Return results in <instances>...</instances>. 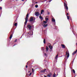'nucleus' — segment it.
I'll list each match as a JSON object with an SVG mask.
<instances>
[{"mask_svg":"<svg viewBox=\"0 0 77 77\" xmlns=\"http://www.w3.org/2000/svg\"><path fill=\"white\" fill-rule=\"evenodd\" d=\"M28 17H29V14H27L26 15V17L25 18V21L24 22V26H26V25L27 24V21H28Z\"/></svg>","mask_w":77,"mask_h":77,"instance_id":"nucleus-1","label":"nucleus"},{"mask_svg":"<svg viewBox=\"0 0 77 77\" xmlns=\"http://www.w3.org/2000/svg\"><path fill=\"white\" fill-rule=\"evenodd\" d=\"M44 12V10H42L41 12V14H42V12Z\"/></svg>","mask_w":77,"mask_h":77,"instance_id":"nucleus-17","label":"nucleus"},{"mask_svg":"<svg viewBox=\"0 0 77 77\" xmlns=\"http://www.w3.org/2000/svg\"><path fill=\"white\" fill-rule=\"evenodd\" d=\"M75 54L74 52H73V53L72 54V55H74V54Z\"/></svg>","mask_w":77,"mask_h":77,"instance_id":"nucleus-27","label":"nucleus"},{"mask_svg":"<svg viewBox=\"0 0 77 77\" xmlns=\"http://www.w3.org/2000/svg\"><path fill=\"white\" fill-rule=\"evenodd\" d=\"M48 26V24H44L43 25V26L44 27H47V26Z\"/></svg>","mask_w":77,"mask_h":77,"instance_id":"nucleus-9","label":"nucleus"},{"mask_svg":"<svg viewBox=\"0 0 77 77\" xmlns=\"http://www.w3.org/2000/svg\"><path fill=\"white\" fill-rule=\"evenodd\" d=\"M32 2H33V0H32Z\"/></svg>","mask_w":77,"mask_h":77,"instance_id":"nucleus-45","label":"nucleus"},{"mask_svg":"<svg viewBox=\"0 0 77 77\" xmlns=\"http://www.w3.org/2000/svg\"><path fill=\"white\" fill-rule=\"evenodd\" d=\"M48 18H47L46 19V21H48Z\"/></svg>","mask_w":77,"mask_h":77,"instance_id":"nucleus-25","label":"nucleus"},{"mask_svg":"<svg viewBox=\"0 0 77 77\" xmlns=\"http://www.w3.org/2000/svg\"><path fill=\"white\" fill-rule=\"evenodd\" d=\"M53 77H56V74L55 73H54L53 75Z\"/></svg>","mask_w":77,"mask_h":77,"instance_id":"nucleus-23","label":"nucleus"},{"mask_svg":"<svg viewBox=\"0 0 77 77\" xmlns=\"http://www.w3.org/2000/svg\"><path fill=\"white\" fill-rule=\"evenodd\" d=\"M29 61L26 64L27 65H28V64H29Z\"/></svg>","mask_w":77,"mask_h":77,"instance_id":"nucleus-32","label":"nucleus"},{"mask_svg":"<svg viewBox=\"0 0 77 77\" xmlns=\"http://www.w3.org/2000/svg\"><path fill=\"white\" fill-rule=\"evenodd\" d=\"M46 51H48V48L47 46H46Z\"/></svg>","mask_w":77,"mask_h":77,"instance_id":"nucleus-12","label":"nucleus"},{"mask_svg":"<svg viewBox=\"0 0 77 77\" xmlns=\"http://www.w3.org/2000/svg\"><path fill=\"white\" fill-rule=\"evenodd\" d=\"M58 56V54H57V55L56 56V57H55V59H56H56H57V57Z\"/></svg>","mask_w":77,"mask_h":77,"instance_id":"nucleus-18","label":"nucleus"},{"mask_svg":"<svg viewBox=\"0 0 77 77\" xmlns=\"http://www.w3.org/2000/svg\"><path fill=\"white\" fill-rule=\"evenodd\" d=\"M47 22H48V21H46V20L45 21H44L43 24H47Z\"/></svg>","mask_w":77,"mask_h":77,"instance_id":"nucleus-14","label":"nucleus"},{"mask_svg":"<svg viewBox=\"0 0 77 77\" xmlns=\"http://www.w3.org/2000/svg\"><path fill=\"white\" fill-rule=\"evenodd\" d=\"M39 18L41 20L43 19V17H42V16H39Z\"/></svg>","mask_w":77,"mask_h":77,"instance_id":"nucleus-16","label":"nucleus"},{"mask_svg":"<svg viewBox=\"0 0 77 77\" xmlns=\"http://www.w3.org/2000/svg\"><path fill=\"white\" fill-rule=\"evenodd\" d=\"M45 55L46 56H47V54L45 53Z\"/></svg>","mask_w":77,"mask_h":77,"instance_id":"nucleus-34","label":"nucleus"},{"mask_svg":"<svg viewBox=\"0 0 77 77\" xmlns=\"http://www.w3.org/2000/svg\"><path fill=\"white\" fill-rule=\"evenodd\" d=\"M55 19H54L52 18V22H55V23H56V22H55Z\"/></svg>","mask_w":77,"mask_h":77,"instance_id":"nucleus-11","label":"nucleus"},{"mask_svg":"<svg viewBox=\"0 0 77 77\" xmlns=\"http://www.w3.org/2000/svg\"><path fill=\"white\" fill-rule=\"evenodd\" d=\"M16 20L14 21V23H16Z\"/></svg>","mask_w":77,"mask_h":77,"instance_id":"nucleus-39","label":"nucleus"},{"mask_svg":"<svg viewBox=\"0 0 77 77\" xmlns=\"http://www.w3.org/2000/svg\"><path fill=\"white\" fill-rule=\"evenodd\" d=\"M67 17L68 20H69V16H67Z\"/></svg>","mask_w":77,"mask_h":77,"instance_id":"nucleus-21","label":"nucleus"},{"mask_svg":"<svg viewBox=\"0 0 77 77\" xmlns=\"http://www.w3.org/2000/svg\"><path fill=\"white\" fill-rule=\"evenodd\" d=\"M33 17H31L29 19L30 21L32 22L33 21Z\"/></svg>","mask_w":77,"mask_h":77,"instance_id":"nucleus-6","label":"nucleus"},{"mask_svg":"<svg viewBox=\"0 0 77 77\" xmlns=\"http://www.w3.org/2000/svg\"><path fill=\"white\" fill-rule=\"evenodd\" d=\"M49 47L51 50H52V48H53V47L49 45Z\"/></svg>","mask_w":77,"mask_h":77,"instance_id":"nucleus-15","label":"nucleus"},{"mask_svg":"<svg viewBox=\"0 0 77 77\" xmlns=\"http://www.w3.org/2000/svg\"><path fill=\"white\" fill-rule=\"evenodd\" d=\"M35 7L36 8H38V5H35Z\"/></svg>","mask_w":77,"mask_h":77,"instance_id":"nucleus-22","label":"nucleus"},{"mask_svg":"<svg viewBox=\"0 0 77 77\" xmlns=\"http://www.w3.org/2000/svg\"><path fill=\"white\" fill-rule=\"evenodd\" d=\"M46 70V69H45L44 70H43L41 71V72H44L45 70Z\"/></svg>","mask_w":77,"mask_h":77,"instance_id":"nucleus-13","label":"nucleus"},{"mask_svg":"<svg viewBox=\"0 0 77 77\" xmlns=\"http://www.w3.org/2000/svg\"><path fill=\"white\" fill-rule=\"evenodd\" d=\"M15 45H14V46H15Z\"/></svg>","mask_w":77,"mask_h":77,"instance_id":"nucleus-47","label":"nucleus"},{"mask_svg":"<svg viewBox=\"0 0 77 77\" xmlns=\"http://www.w3.org/2000/svg\"><path fill=\"white\" fill-rule=\"evenodd\" d=\"M32 72H33V69H32Z\"/></svg>","mask_w":77,"mask_h":77,"instance_id":"nucleus-37","label":"nucleus"},{"mask_svg":"<svg viewBox=\"0 0 77 77\" xmlns=\"http://www.w3.org/2000/svg\"><path fill=\"white\" fill-rule=\"evenodd\" d=\"M49 14H50V12H48V15H49Z\"/></svg>","mask_w":77,"mask_h":77,"instance_id":"nucleus-31","label":"nucleus"},{"mask_svg":"<svg viewBox=\"0 0 77 77\" xmlns=\"http://www.w3.org/2000/svg\"><path fill=\"white\" fill-rule=\"evenodd\" d=\"M44 77H47V76H45V75H44Z\"/></svg>","mask_w":77,"mask_h":77,"instance_id":"nucleus-41","label":"nucleus"},{"mask_svg":"<svg viewBox=\"0 0 77 77\" xmlns=\"http://www.w3.org/2000/svg\"><path fill=\"white\" fill-rule=\"evenodd\" d=\"M66 55H67V59H68V58L69 57V53H68V52L66 51Z\"/></svg>","mask_w":77,"mask_h":77,"instance_id":"nucleus-4","label":"nucleus"},{"mask_svg":"<svg viewBox=\"0 0 77 77\" xmlns=\"http://www.w3.org/2000/svg\"><path fill=\"white\" fill-rule=\"evenodd\" d=\"M64 7H65L66 11H68V6L65 3V2H64Z\"/></svg>","mask_w":77,"mask_h":77,"instance_id":"nucleus-2","label":"nucleus"},{"mask_svg":"<svg viewBox=\"0 0 77 77\" xmlns=\"http://www.w3.org/2000/svg\"><path fill=\"white\" fill-rule=\"evenodd\" d=\"M73 73L74 74H75V70H74V69H73Z\"/></svg>","mask_w":77,"mask_h":77,"instance_id":"nucleus-20","label":"nucleus"},{"mask_svg":"<svg viewBox=\"0 0 77 77\" xmlns=\"http://www.w3.org/2000/svg\"><path fill=\"white\" fill-rule=\"evenodd\" d=\"M72 62H73H73H74V61H72Z\"/></svg>","mask_w":77,"mask_h":77,"instance_id":"nucleus-46","label":"nucleus"},{"mask_svg":"<svg viewBox=\"0 0 77 77\" xmlns=\"http://www.w3.org/2000/svg\"><path fill=\"white\" fill-rule=\"evenodd\" d=\"M10 33H11V32H10Z\"/></svg>","mask_w":77,"mask_h":77,"instance_id":"nucleus-48","label":"nucleus"},{"mask_svg":"<svg viewBox=\"0 0 77 77\" xmlns=\"http://www.w3.org/2000/svg\"><path fill=\"white\" fill-rule=\"evenodd\" d=\"M31 74H32V72H31V73L29 74V76L31 75Z\"/></svg>","mask_w":77,"mask_h":77,"instance_id":"nucleus-33","label":"nucleus"},{"mask_svg":"<svg viewBox=\"0 0 77 77\" xmlns=\"http://www.w3.org/2000/svg\"><path fill=\"white\" fill-rule=\"evenodd\" d=\"M77 49L76 50L75 52H74V53H75V54H76V53H77Z\"/></svg>","mask_w":77,"mask_h":77,"instance_id":"nucleus-28","label":"nucleus"},{"mask_svg":"<svg viewBox=\"0 0 77 77\" xmlns=\"http://www.w3.org/2000/svg\"><path fill=\"white\" fill-rule=\"evenodd\" d=\"M43 42L44 44H45V43L46 42H45V39H44L43 41Z\"/></svg>","mask_w":77,"mask_h":77,"instance_id":"nucleus-19","label":"nucleus"},{"mask_svg":"<svg viewBox=\"0 0 77 77\" xmlns=\"http://www.w3.org/2000/svg\"><path fill=\"white\" fill-rule=\"evenodd\" d=\"M38 3V2H35V3L36 4H37V3Z\"/></svg>","mask_w":77,"mask_h":77,"instance_id":"nucleus-40","label":"nucleus"},{"mask_svg":"<svg viewBox=\"0 0 77 77\" xmlns=\"http://www.w3.org/2000/svg\"><path fill=\"white\" fill-rule=\"evenodd\" d=\"M52 1V0H50L49 2H51V1Z\"/></svg>","mask_w":77,"mask_h":77,"instance_id":"nucleus-35","label":"nucleus"},{"mask_svg":"<svg viewBox=\"0 0 77 77\" xmlns=\"http://www.w3.org/2000/svg\"><path fill=\"white\" fill-rule=\"evenodd\" d=\"M47 0H45V2L46 1H47Z\"/></svg>","mask_w":77,"mask_h":77,"instance_id":"nucleus-44","label":"nucleus"},{"mask_svg":"<svg viewBox=\"0 0 77 77\" xmlns=\"http://www.w3.org/2000/svg\"><path fill=\"white\" fill-rule=\"evenodd\" d=\"M17 23H15L14 24L15 26H17Z\"/></svg>","mask_w":77,"mask_h":77,"instance_id":"nucleus-26","label":"nucleus"},{"mask_svg":"<svg viewBox=\"0 0 77 77\" xmlns=\"http://www.w3.org/2000/svg\"><path fill=\"white\" fill-rule=\"evenodd\" d=\"M28 66L27 65H26V68H27Z\"/></svg>","mask_w":77,"mask_h":77,"instance_id":"nucleus-36","label":"nucleus"},{"mask_svg":"<svg viewBox=\"0 0 77 77\" xmlns=\"http://www.w3.org/2000/svg\"><path fill=\"white\" fill-rule=\"evenodd\" d=\"M1 9H2V8L1 7H0V10H1Z\"/></svg>","mask_w":77,"mask_h":77,"instance_id":"nucleus-30","label":"nucleus"},{"mask_svg":"<svg viewBox=\"0 0 77 77\" xmlns=\"http://www.w3.org/2000/svg\"><path fill=\"white\" fill-rule=\"evenodd\" d=\"M61 46H62V48H65V46L64 45H61Z\"/></svg>","mask_w":77,"mask_h":77,"instance_id":"nucleus-10","label":"nucleus"},{"mask_svg":"<svg viewBox=\"0 0 77 77\" xmlns=\"http://www.w3.org/2000/svg\"><path fill=\"white\" fill-rule=\"evenodd\" d=\"M40 14H39V12H36L35 13V15L36 16H38V15H39Z\"/></svg>","mask_w":77,"mask_h":77,"instance_id":"nucleus-8","label":"nucleus"},{"mask_svg":"<svg viewBox=\"0 0 77 77\" xmlns=\"http://www.w3.org/2000/svg\"><path fill=\"white\" fill-rule=\"evenodd\" d=\"M24 0H22V1L23 2V1H24Z\"/></svg>","mask_w":77,"mask_h":77,"instance_id":"nucleus-42","label":"nucleus"},{"mask_svg":"<svg viewBox=\"0 0 77 77\" xmlns=\"http://www.w3.org/2000/svg\"><path fill=\"white\" fill-rule=\"evenodd\" d=\"M67 15H69V14H68V13H67Z\"/></svg>","mask_w":77,"mask_h":77,"instance_id":"nucleus-38","label":"nucleus"},{"mask_svg":"<svg viewBox=\"0 0 77 77\" xmlns=\"http://www.w3.org/2000/svg\"><path fill=\"white\" fill-rule=\"evenodd\" d=\"M17 41V39H16L14 41L15 42H16Z\"/></svg>","mask_w":77,"mask_h":77,"instance_id":"nucleus-29","label":"nucleus"},{"mask_svg":"<svg viewBox=\"0 0 77 77\" xmlns=\"http://www.w3.org/2000/svg\"><path fill=\"white\" fill-rule=\"evenodd\" d=\"M47 76H48V77H51V75H50V74H48Z\"/></svg>","mask_w":77,"mask_h":77,"instance_id":"nucleus-24","label":"nucleus"},{"mask_svg":"<svg viewBox=\"0 0 77 77\" xmlns=\"http://www.w3.org/2000/svg\"><path fill=\"white\" fill-rule=\"evenodd\" d=\"M11 33L12 34H11L10 37V39H12V36H13V33H12V32H11Z\"/></svg>","mask_w":77,"mask_h":77,"instance_id":"nucleus-5","label":"nucleus"},{"mask_svg":"<svg viewBox=\"0 0 77 77\" xmlns=\"http://www.w3.org/2000/svg\"><path fill=\"white\" fill-rule=\"evenodd\" d=\"M42 48L43 49H44V47H42Z\"/></svg>","mask_w":77,"mask_h":77,"instance_id":"nucleus-43","label":"nucleus"},{"mask_svg":"<svg viewBox=\"0 0 77 77\" xmlns=\"http://www.w3.org/2000/svg\"><path fill=\"white\" fill-rule=\"evenodd\" d=\"M27 27L29 30H31V29H32V26H31V25H28Z\"/></svg>","mask_w":77,"mask_h":77,"instance_id":"nucleus-3","label":"nucleus"},{"mask_svg":"<svg viewBox=\"0 0 77 77\" xmlns=\"http://www.w3.org/2000/svg\"><path fill=\"white\" fill-rule=\"evenodd\" d=\"M28 33L29 34V35H33V32H28Z\"/></svg>","mask_w":77,"mask_h":77,"instance_id":"nucleus-7","label":"nucleus"}]
</instances>
